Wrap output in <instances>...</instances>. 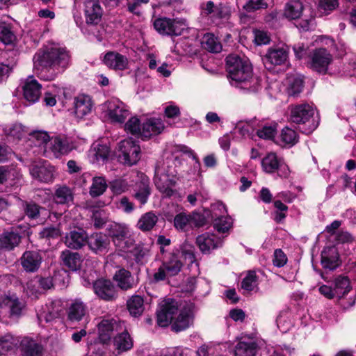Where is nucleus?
I'll return each instance as SVG.
<instances>
[{
  "label": "nucleus",
  "instance_id": "nucleus-58",
  "mask_svg": "<svg viewBox=\"0 0 356 356\" xmlns=\"http://www.w3.org/2000/svg\"><path fill=\"white\" fill-rule=\"evenodd\" d=\"M23 208L26 215L31 219H36L40 216L41 207L33 202H25Z\"/></svg>",
  "mask_w": 356,
  "mask_h": 356
},
{
  "label": "nucleus",
  "instance_id": "nucleus-13",
  "mask_svg": "<svg viewBox=\"0 0 356 356\" xmlns=\"http://www.w3.org/2000/svg\"><path fill=\"white\" fill-rule=\"evenodd\" d=\"M115 245L120 250L130 247L132 241L129 238V231L125 225L111 222L107 227Z\"/></svg>",
  "mask_w": 356,
  "mask_h": 356
},
{
  "label": "nucleus",
  "instance_id": "nucleus-33",
  "mask_svg": "<svg viewBox=\"0 0 356 356\" xmlns=\"http://www.w3.org/2000/svg\"><path fill=\"white\" fill-rule=\"evenodd\" d=\"M164 124L160 118H150L142 125L143 139L149 138L152 136L161 134L164 129Z\"/></svg>",
  "mask_w": 356,
  "mask_h": 356
},
{
  "label": "nucleus",
  "instance_id": "nucleus-4",
  "mask_svg": "<svg viewBox=\"0 0 356 356\" xmlns=\"http://www.w3.org/2000/svg\"><path fill=\"white\" fill-rule=\"evenodd\" d=\"M172 163L171 159H167L158 162L155 168L154 184L163 197H170L175 193L172 187L176 184L177 171Z\"/></svg>",
  "mask_w": 356,
  "mask_h": 356
},
{
  "label": "nucleus",
  "instance_id": "nucleus-35",
  "mask_svg": "<svg viewBox=\"0 0 356 356\" xmlns=\"http://www.w3.org/2000/svg\"><path fill=\"white\" fill-rule=\"evenodd\" d=\"M21 236L13 231H6L0 235V249L3 251H11L19 245Z\"/></svg>",
  "mask_w": 356,
  "mask_h": 356
},
{
  "label": "nucleus",
  "instance_id": "nucleus-57",
  "mask_svg": "<svg viewBox=\"0 0 356 356\" xmlns=\"http://www.w3.org/2000/svg\"><path fill=\"white\" fill-rule=\"evenodd\" d=\"M277 134V124H266L257 131V135L262 139L271 140Z\"/></svg>",
  "mask_w": 356,
  "mask_h": 356
},
{
  "label": "nucleus",
  "instance_id": "nucleus-46",
  "mask_svg": "<svg viewBox=\"0 0 356 356\" xmlns=\"http://www.w3.org/2000/svg\"><path fill=\"white\" fill-rule=\"evenodd\" d=\"M127 306L132 316H139L144 311L143 298L138 295L133 296L127 300Z\"/></svg>",
  "mask_w": 356,
  "mask_h": 356
},
{
  "label": "nucleus",
  "instance_id": "nucleus-56",
  "mask_svg": "<svg viewBox=\"0 0 356 356\" xmlns=\"http://www.w3.org/2000/svg\"><path fill=\"white\" fill-rule=\"evenodd\" d=\"M125 130L138 137L142 136V127L140 120L136 117L131 118L124 125Z\"/></svg>",
  "mask_w": 356,
  "mask_h": 356
},
{
  "label": "nucleus",
  "instance_id": "nucleus-37",
  "mask_svg": "<svg viewBox=\"0 0 356 356\" xmlns=\"http://www.w3.org/2000/svg\"><path fill=\"white\" fill-rule=\"evenodd\" d=\"M121 331L122 332L118 334L113 339V346L118 354L131 350L134 346L133 340L126 330V327L124 326V329Z\"/></svg>",
  "mask_w": 356,
  "mask_h": 356
},
{
  "label": "nucleus",
  "instance_id": "nucleus-61",
  "mask_svg": "<svg viewBox=\"0 0 356 356\" xmlns=\"http://www.w3.org/2000/svg\"><path fill=\"white\" fill-rule=\"evenodd\" d=\"M149 0H127V10L131 13L139 15L142 4H147Z\"/></svg>",
  "mask_w": 356,
  "mask_h": 356
},
{
  "label": "nucleus",
  "instance_id": "nucleus-6",
  "mask_svg": "<svg viewBox=\"0 0 356 356\" xmlns=\"http://www.w3.org/2000/svg\"><path fill=\"white\" fill-rule=\"evenodd\" d=\"M155 30L164 35H180L184 31L188 29V24L185 19L159 17L154 20Z\"/></svg>",
  "mask_w": 356,
  "mask_h": 356
},
{
  "label": "nucleus",
  "instance_id": "nucleus-27",
  "mask_svg": "<svg viewBox=\"0 0 356 356\" xmlns=\"http://www.w3.org/2000/svg\"><path fill=\"white\" fill-rule=\"evenodd\" d=\"M93 106L90 96L85 94H79L74 99V112L79 118H83L92 112Z\"/></svg>",
  "mask_w": 356,
  "mask_h": 356
},
{
  "label": "nucleus",
  "instance_id": "nucleus-31",
  "mask_svg": "<svg viewBox=\"0 0 356 356\" xmlns=\"http://www.w3.org/2000/svg\"><path fill=\"white\" fill-rule=\"evenodd\" d=\"M85 15L87 24H98L102 15V10L98 0H86Z\"/></svg>",
  "mask_w": 356,
  "mask_h": 356
},
{
  "label": "nucleus",
  "instance_id": "nucleus-19",
  "mask_svg": "<svg viewBox=\"0 0 356 356\" xmlns=\"http://www.w3.org/2000/svg\"><path fill=\"white\" fill-rule=\"evenodd\" d=\"M310 57L312 68L322 73L327 72L328 65L332 61V54L325 48L314 50Z\"/></svg>",
  "mask_w": 356,
  "mask_h": 356
},
{
  "label": "nucleus",
  "instance_id": "nucleus-55",
  "mask_svg": "<svg viewBox=\"0 0 356 356\" xmlns=\"http://www.w3.org/2000/svg\"><path fill=\"white\" fill-rule=\"evenodd\" d=\"M280 138L284 145L293 146L298 141V134L292 129L286 127L281 132Z\"/></svg>",
  "mask_w": 356,
  "mask_h": 356
},
{
  "label": "nucleus",
  "instance_id": "nucleus-30",
  "mask_svg": "<svg viewBox=\"0 0 356 356\" xmlns=\"http://www.w3.org/2000/svg\"><path fill=\"white\" fill-rule=\"evenodd\" d=\"M339 253L335 247H326L321 252V265L325 269L333 270L339 266Z\"/></svg>",
  "mask_w": 356,
  "mask_h": 356
},
{
  "label": "nucleus",
  "instance_id": "nucleus-1",
  "mask_svg": "<svg viewBox=\"0 0 356 356\" xmlns=\"http://www.w3.org/2000/svg\"><path fill=\"white\" fill-rule=\"evenodd\" d=\"M226 66L232 85L250 92L260 89V79L253 76L252 66L246 58L231 54L226 58Z\"/></svg>",
  "mask_w": 356,
  "mask_h": 356
},
{
  "label": "nucleus",
  "instance_id": "nucleus-23",
  "mask_svg": "<svg viewBox=\"0 0 356 356\" xmlns=\"http://www.w3.org/2000/svg\"><path fill=\"white\" fill-rule=\"evenodd\" d=\"M0 305L9 309L10 316L18 318L23 314L26 307L25 302L15 294L3 296L0 298Z\"/></svg>",
  "mask_w": 356,
  "mask_h": 356
},
{
  "label": "nucleus",
  "instance_id": "nucleus-25",
  "mask_svg": "<svg viewBox=\"0 0 356 356\" xmlns=\"http://www.w3.org/2000/svg\"><path fill=\"white\" fill-rule=\"evenodd\" d=\"M86 244L89 249L95 254H104L108 252L110 240L106 234L101 232L88 236Z\"/></svg>",
  "mask_w": 356,
  "mask_h": 356
},
{
  "label": "nucleus",
  "instance_id": "nucleus-32",
  "mask_svg": "<svg viewBox=\"0 0 356 356\" xmlns=\"http://www.w3.org/2000/svg\"><path fill=\"white\" fill-rule=\"evenodd\" d=\"M259 346L252 339H243L235 346V356H257Z\"/></svg>",
  "mask_w": 356,
  "mask_h": 356
},
{
  "label": "nucleus",
  "instance_id": "nucleus-9",
  "mask_svg": "<svg viewBox=\"0 0 356 356\" xmlns=\"http://www.w3.org/2000/svg\"><path fill=\"white\" fill-rule=\"evenodd\" d=\"M211 218L215 229L219 233H226L232 227V219L227 215L226 207L222 202H216L211 205Z\"/></svg>",
  "mask_w": 356,
  "mask_h": 356
},
{
  "label": "nucleus",
  "instance_id": "nucleus-40",
  "mask_svg": "<svg viewBox=\"0 0 356 356\" xmlns=\"http://www.w3.org/2000/svg\"><path fill=\"white\" fill-rule=\"evenodd\" d=\"M22 336H14L10 333L0 337V347L5 352L15 350L19 347Z\"/></svg>",
  "mask_w": 356,
  "mask_h": 356
},
{
  "label": "nucleus",
  "instance_id": "nucleus-22",
  "mask_svg": "<svg viewBox=\"0 0 356 356\" xmlns=\"http://www.w3.org/2000/svg\"><path fill=\"white\" fill-rule=\"evenodd\" d=\"M49 149L56 157L67 154L71 152L75 145L72 140L65 136H57L51 139Z\"/></svg>",
  "mask_w": 356,
  "mask_h": 356
},
{
  "label": "nucleus",
  "instance_id": "nucleus-47",
  "mask_svg": "<svg viewBox=\"0 0 356 356\" xmlns=\"http://www.w3.org/2000/svg\"><path fill=\"white\" fill-rule=\"evenodd\" d=\"M258 277L254 271H249L241 282L242 289L248 293L257 292L259 290Z\"/></svg>",
  "mask_w": 356,
  "mask_h": 356
},
{
  "label": "nucleus",
  "instance_id": "nucleus-42",
  "mask_svg": "<svg viewBox=\"0 0 356 356\" xmlns=\"http://www.w3.org/2000/svg\"><path fill=\"white\" fill-rule=\"evenodd\" d=\"M60 258L63 264L71 270H76L81 265V257L77 252L65 250L62 252Z\"/></svg>",
  "mask_w": 356,
  "mask_h": 356
},
{
  "label": "nucleus",
  "instance_id": "nucleus-28",
  "mask_svg": "<svg viewBox=\"0 0 356 356\" xmlns=\"http://www.w3.org/2000/svg\"><path fill=\"white\" fill-rule=\"evenodd\" d=\"M42 86L32 76L26 79L23 86V96L31 104L37 102L41 95Z\"/></svg>",
  "mask_w": 356,
  "mask_h": 356
},
{
  "label": "nucleus",
  "instance_id": "nucleus-38",
  "mask_svg": "<svg viewBox=\"0 0 356 356\" xmlns=\"http://www.w3.org/2000/svg\"><path fill=\"white\" fill-rule=\"evenodd\" d=\"M150 194L149 180L147 177L140 173V181L136 185V193L134 196L141 204H145L147 202Z\"/></svg>",
  "mask_w": 356,
  "mask_h": 356
},
{
  "label": "nucleus",
  "instance_id": "nucleus-54",
  "mask_svg": "<svg viewBox=\"0 0 356 356\" xmlns=\"http://www.w3.org/2000/svg\"><path fill=\"white\" fill-rule=\"evenodd\" d=\"M288 94L289 96L296 97L302 90L303 80L300 76H293L288 80Z\"/></svg>",
  "mask_w": 356,
  "mask_h": 356
},
{
  "label": "nucleus",
  "instance_id": "nucleus-10",
  "mask_svg": "<svg viewBox=\"0 0 356 356\" xmlns=\"http://www.w3.org/2000/svg\"><path fill=\"white\" fill-rule=\"evenodd\" d=\"M118 159L125 165H134L140 159V146L131 138L120 141L118 145Z\"/></svg>",
  "mask_w": 356,
  "mask_h": 356
},
{
  "label": "nucleus",
  "instance_id": "nucleus-62",
  "mask_svg": "<svg viewBox=\"0 0 356 356\" xmlns=\"http://www.w3.org/2000/svg\"><path fill=\"white\" fill-rule=\"evenodd\" d=\"M127 183L122 179H116L110 183L111 190L116 194H120L128 190Z\"/></svg>",
  "mask_w": 356,
  "mask_h": 356
},
{
  "label": "nucleus",
  "instance_id": "nucleus-64",
  "mask_svg": "<svg viewBox=\"0 0 356 356\" xmlns=\"http://www.w3.org/2000/svg\"><path fill=\"white\" fill-rule=\"evenodd\" d=\"M287 261V257L281 249H277L274 252L273 264L277 267L284 266Z\"/></svg>",
  "mask_w": 356,
  "mask_h": 356
},
{
  "label": "nucleus",
  "instance_id": "nucleus-45",
  "mask_svg": "<svg viewBox=\"0 0 356 356\" xmlns=\"http://www.w3.org/2000/svg\"><path fill=\"white\" fill-rule=\"evenodd\" d=\"M158 220V216L153 211L147 212L138 220L137 227L143 232L150 231L156 225Z\"/></svg>",
  "mask_w": 356,
  "mask_h": 356
},
{
  "label": "nucleus",
  "instance_id": "nucleus-63",
  "mask_svg": "<svg viewBox=\"0 0 356 356\" xmlns=\"http://www.w3.org/2000/svg\"><path fill=\"white\" fill-rule=\"evenodd\" d=\"M266 5L263 0H248L247 3L243 6V8L247 12H253L256 10L264 8Z\"/></svg>",
  "mask_w": 356,
  "mask_h": 356
},
{
  "label": "nucleus",
  "instance_id": "nucleus-51",
  "mask_svg": "<svg viewBox=\"0 0 356 356\" xmlns=\"http://www.w3.org/2000/svg\"><path fill=\"white\" fill-rule=\"evenodd\" d=\"M16 36L12 31L11 26L5 22H0V41L5 44H12Z\"/></svg>",
  "mask_w": 356,
  "mask_h": 356
},
{
  "label": "nucleus",
  "instance_id": "nucleus-60",
  "mask_svg": "<svg viewBox=\"0 0 356 356\" xmlns=\"http://www.w3.org/2000/svg\"><path fill=\"white\" fill-rule=\"evenodd\" d=\"M94 226L97 229L104 227L108 221V217L106 213L101 211H95L92 215Z\"/></svg>",
  "mask_w": 356,
  "mask_h": 356
},
{
  "label": "nucleus",
  "instance_id": "nucleus-5",
  "mask_svg": "<svg viewBox=\"0 0 356 356\" xmlns=\"http://www.w3.org/2000/svg\"><path fill=\"white\" fill-rule=\"evenodd\" d=\"M69 60L67 52L63 49L56 47L40 50L33 57L35 66L45 69L50 67L65 69L69 64Z\"/></svg>",
  "mask_w": 356,
  "mask_h": 356
},
{
  "label": "nucleus",
  "instance_id": "nucleus-39",
  "mask_svg": "<svg viewBox=\"0 0 356 356\" xmlns=\"http://www.w3.org/2000/svg\"><path fill=\"white\" fill-rule=\"evenodd\" d=\"M131 257L137 264H146L150 257V247L148 245L138 243L130 251Z\"/></svg>",
  "mask_w": 356,
  "mask_h": 356
},
{
  "label": "nucleus",
  "instance_id": "nucleus-59",
  "mask_svg": "<svg viewBox=\"0 0 356 356\" xmlns=\"http://www.w3.org/2000/svg\"><path fill=\"white\" fill-rule=\"evenodd\" d=\"M337 0H319L318 8L325 15L329 14L338 6Z\"/></svg>",
  "mask_w": 356,
  "mask_h": 356
},
{
  "label": "nucleus",
  "instance_id": "nucleus-18",
  "mask_svg": "<svg viewBox=\"0 0 356 356\" xmlns=\"http://www.w3.org/2000/svg\"><path fill=\"white\" fill-rule=\"evenodd\" d=\"M202 15L208 16L209 19L216 24L219 20L227 19L229 15V10L227 7L222 4L215 5L211 1H208L201 5Z\"/></svg>",
  "mask_w": 356,
  "mask_h": 356
},
{
  "label": "nucleus",
  "instance_id": "nucleus-14",
  "mask_svg": "<svg viewBox=\"0 0 356 356\" xmlns=\"http://www.w3.org/2000/svg\"><path fill=\"white\" fill-rule=\"evenodd\" d=\"M177 301L170 298L163 300L157 311L158 325L161 327H167L170 323H172L174 316L177 314Z\"/></svg>",
  "mask_w": 356,
  "mask_h": 356
},
{
  "label": "nucleus",
  "instance_id": "nucleus-15",
  "mask_svg": "<svg viewBox=\"0 0 356 356\" xmlns=\"http://www.w3.org/2000/svg\"><path fill=\"white\" fill-rule=\"evenodd\" d=\"M43 261V257L40 251L26 250L20 257V264L26 273H34L38 271Z\"/></svg>",
  "mask_w": 356,
  "mask_h": 356
},
{
  "label": "nucleus",
  "instance_id": "nucleus-3",
  "mask_svg": "<svg viewBox=\"0 0 356 356\" xmlns=\"http://www.w3.org/2000/svg\"><path fill=\"white\" fill-rule=\"evenodd\" d=\"M289 112L291 122L296 124L301 132L309 134L318 127L319 122L314 117L315 110L309 104L291 105Z\"/></svg>",
  "mask_w": 356,
  "mask_h": 356
},
{
  "label": "nucleus",
  "instance_id": "nucleus-7",
  "mask_svg": "<svg viewBox=\"0 0 356 356\" xmlns=\"http://www.w3.org/2000/svg\"><path fill=\"white\" fill-rule=\"evenodd\" d=\"M204 218L195 212L181 211L173 218V225L179 232H186L194 227H200L204 225Z\"/></svg>",
  "mask_w": 356,
  "mask_h": 356
},
{
  "label": "nucleus",
  "instance_id": "nucleus-26",
  "mask_svg": "<svg viewBox=\"0 0 356 356\" xmlns=\"http://www.w3.org/2000/svg\"><path fill=\"white\" fill-rule=\"evenodd\" d=\"M193 305H186L180 311L179 315L173 321L171 327L176 332L183 331L193 323Z\"/></svg>",
  "mask_w": 356,
  "mask_h": 356
},
{
  "label": "nucleus",
  "instance_id": "nucleus-52",
  "mask_svg": "<svg viewBox=\"0 0 356 356\" xmlns=\"http://www.w3.org/2000/svg\"><path fill=\"white\" fill-rule=\"evenodd\" d=\"M31 140H32L35 146L43 147L44 152L47 151L46 149L47 146H49V143L51 141L48 134L45 131H41L33 132L31 135Z\"/></svg>",
  "mask_w": 356,
  "mask_h": 356
},
{
  "label": "nucleus",
  "instance_id": "nucleus-48",
  "mask_svg": "<svg viewBox=\"0 0 356 356\" xmlns=\"http://www.w3.org/2000/svg\"><path fill=\"white\" fill-rule=\"evenodd\" d=\"M202 45L205 49L213 53L220 52L222 49L220 42L212 33H207L204 35Z\"/></svg>",
  "mask_w": 356,
  "mask_h": 356
},
{
  "label": "nucleus",
  "instance_id": "nucleus-20",
  "mask_svg": "<svg viewBox=\"0 0 356 356\" xmlns=\"http://www.w3.org/2000/svg\"><path fill=\"white\" fill-rule=\"evenodd\" d=\"M102 62L108 68L115 71H124L129 69L128 58L115 51L106 52Z\"/></svg>",
  "mask_w": 356,
  "mask_h": 356
},
{
  "label": "nucleus",
  "instance_id": "nucleus-43",
  "mask_svg": "<svg viewBox=\"0 0 356 356\" xmlns=\"http://www.w3.org/2000/svg\"><path fill=\"white\" fill-rule=\"evenodd\" d=\"M73 193L70 188L66 186H59L56 188L54 200L56 204H67L73 201Z\"/></svg>",
  "mask_w": 356,
  "mask_h": 356
},
{
  "label": "nucleus",
  "instance_id": "nucleus-8",
  "mask_svg": "<svg viewBox=\"0 0 356 356\" xmlns=\"http://www.w3.org/2000/svg\"><path fill=\"white\" fill-rule=\"evenodd\" d=\"M106 116L112 122L122 124L129 115L128 106L119 99L113 98L104 104Z\"/></svg>",
  "mask_w": 356,
  "mask_h": 356
},
{
  "label": "nucleus",
  "instance_id": "nucleus-41",
  "mask_svg": "<svg viewBox=\"0 0 356 356\" xmlns=\"http://www.w3.org/2000/svg\"><path fill=\"white\" fill-rule=\"evenodd\" d=\"M303 10V5L299 0H291L284 7V15L289 19H296L300 17Z\"/></svg>",
  "mask_w": 356,
  "mask_h": 356
},
{
  "label": "nucleus",
  "instance_id": "nucleus-44",
  "mask_svg": "<svg viewBox=\"0 0 356 356\" xmlns=\"http://www.w3.org/2000/svg\"><path fill=\"white\" fill-rule=\"evenodd\" d=\"M87 307L81 300H76L72 302L68 309V318L70 321H79L85 316Z\"/></svg>",
  "mask_w": 356,
  "mask_h": 356
},
{
  "label": "nucleus",
  "instance_id": "nucleus-21",
  "mask_svg": "<svg viewBox=\"0 0 356 356\" xmlns=\"http://www.w3.org/2000/svg\"><path fill=\"white\" fill-rule=\"evenodd\" d=\"M222 242V238L210 232L203 233L196 238L197 246L200 251L204 254H209L211 250L221 247Z\"/></svg>",
  "mask_w": 356,
  "mask_h": 356
},
{
  "label": "nucleus",
  "instance_id": "nucleus-2",
  "mask_svg": "<svg viewBox=\"0 0 356 356\" xmlns=\"http://www.w3.org/2000/svg\"><path fill=\"white\" fill-rule=\"evenodd\" d=\"M184 261L188 264L195 261V248L186 241L178 248L165 253L162 259V264L167 270L169 276H175L181 271Z\"/></svg>",
  "mask_w": 356,
  "mask_h": 356
},
{
  "label": "nucleus",
  "instance_id": "nucleus-11",
  "mask_svg": "<svg viewBox=\"0 0 356 356\" xmlns=\"http://www.w3.org/2000/svg\"><path fill=\"white\" fill-rule=\"evenodd\" d=\"M124 322L113 317H104L97 324L99 340L106 343L111 340L113 332L124 329Z\"/></svg>",
  "mask_w": 356,
  "mask_h": 356
},
{
  "label": "nucleus",
  "instance_id": "nucleus-49",
  "mask_svg": "<svg viewBox=\"0 0 356 356\" xmlns=\"http://www.w3.org/2000/svg\"><path fill=\"white\" fill-rule=\"evenodd\" d=\"M334 290L338 298H341L347 294L350 290L348 278L343 276L337 277L334 280Z\"/></svg>",
  "mask_w": 356,
  "mask_h": 356
},
{
  "label": "nucleus",
  "instance_id": "nucleus-53",
  "mask_svg": "<svg viewBox=\"0 0 356 356\" xmlns=\"http://www.w3.org/2000/svg\"><path fill=\"white\" fill-rule=\"evenodd\" d=\"M90 153L97 161H104L108 159L110 149L106 145L95 143L93 144Z\"/></svg>",
  "mask_w": 356,
  "mask_h": 356
},
{
  "label": "nucleus",
  "instance_id": "nucleus-24",
  "mask_svg": "<svg viewBox=\"0 0 356 356\" xmlns=\"http://www.w3.org/2000/svg\"><path fill=\"white\" fill-rule=\"evenodd\" d=\"M21 356H42L43 346L33 337L30 336L22 337L19 346Z\"/></svg>",
  "mask_w": 356,
  "mask_h": 356
},
{
  "label": "nucleus",
  "instance_id": "nucleus-50",
  "mask_svg": "<svg viewBox=\"0 0 356 356\" xmlns=\"http://www.w3.org/2000/svg\"><path fill=\"white\" fill-rule=\"evenodd\" d=\"M107 184L103 177H95L92 178V185L90 188V195L95 197L102 195L107 188Z\"/></svg>",
  "mask_w": 356,
  "mask_h": 356
},
{
  "label": "nucleus",
  "instance_id": "nucleus-17",
  "mask_svg": "<svg viewBox=\"0 0 356 356\" xmlns=\"http://www.w3.org/2000/svg\"><path fill=\"white\" fill-rule=\"evenodd\" d=\"M95 293L101 299L112 301L118 297V290L109 280L99 279L92 282Z\"/></svg>",
  "mask_w": 356,
  "mask_h": 356
},
{
  "label": "nucleus",
  "instance_id": "nucleus-34",
  "mask_svg": "<svg viewBox=\"0 0 356 356\" xmlns=\"http://www.w3.org/2000/svg\"><path fill=\"white\" fill-rule=\"evenodd\" d=\"M113 280L118 287L123 291H127L134 287L136 282L130 271L121 268L113 275Z\"/></svg>",
  "mask_w": 356,
  "mask_h": 356
},
{
  "label": "nucleus",
  "instance_id": "nucleus-16",
  "mask_svg": "<svg viewBox=\"0 0 356 356\" xmlns=\"http://www.w3.org/2000/svg\"><path fill=\"white\" fill-rule=\"evenodd\" d=\"M32 177L40 182L51 183L55 178V168L47 162L33 164L29 168Z\"/></svg>",
  "mask_w": 356,
  "mask_h": 356
},
{
  "label": "nucleus",
  "instance_id": "nucleus-12",
  "mask_svg": "<svg viewBox=\"0 0 356 356\" xmlns=\"http://www.w3.org/2000/svg\"><path fill=\"white\" fill-rule=\"evenodd\" d=\"M288 49L285 46L268 48L262 60L265 67L272 70L275 66L284 64L288 59Z\"/></svg>",
  "mask_w": 356,
  "mask_h": 356
},
{
  "label": "nucleus",
  "instance_id": "nucleus-36",
  "mask_svg": "<svg viewBox=\"0 0 356 356\" xmlns=\"http://www.w3.org/2000/svg\"><path fill=\"white\" fill-rule=\"evenodd\" d=\"M261 167L266 173H274L284 166L283 161L274 152L268 153L261 160Z\"/></svg>",
  "mask_w": 356,
  "mask_h": 356
},
{
  "label": "nucleus",
  "instance_id": "nucleus-29",
  "mask_svg": "<svg viewBox=\"0 0 356 356\" xmlns=\"http://www.w3.org/2000/svg\"><path fill=\"white\" fill-rule=\"evenodd\" d=\"M87 238L88 234L84 230H73L66 234L65 244L71 249L78 250L86 244Z\"/></svg>",
  "mask_w": 356,
  "mask_h": 356
}]
</instances>
